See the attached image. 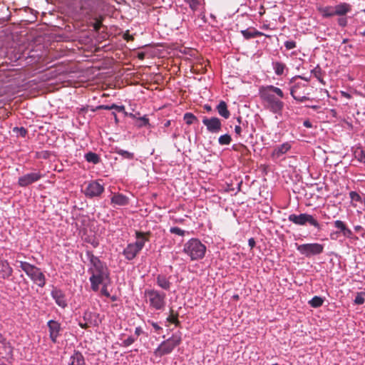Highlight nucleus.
I'll list each match as a JSON object with an SVG mask.
<instances>
[{
  "mask_svg": "<svg viewBox=\"0 0 365 365\" xmlns=\"http://www.w3.org/2000/svg\"><path fill=\"white\" fill-rule=\"evenodd\" d=\"M15 58H16V60L24 59V60L26 61L27 63H32L34 62L33 60H29V58H33V56L29 55V53H25V52L19 53L18 52L15 55Z\"/></svg>",
  "mask_w": 365,
  "mask_h": 365,
  "instance_id": "obj_36",
  "label": "nucleus"
},
{
  "mask_svg": "<svg viewBox=\"0 0 365 365\" xmlns=\"http://www.w3.org/2000/svg\"><path fill=\"white\" fill-rule=\"evenodd\" d=\"M297 250L300 255L307 258H311L314 256L319 255L324 252V246L322 244L313 242L299 245L295 244Z\"/></svg>",
  "mask_w": 365,
  "mask_h": 365,
  "instance_id": "obj_8",
  "label": "nucleus"
},
{
  "mask_svg": "<svg viewBox=\"0 0 365 365\" xmlns=\"http://www.w3.org/2000/svg\"><path fill=\"white\" fill-rule=\"evenodd\" d=\"M47 326L49 331V337L53 343H56L57 338L60 335V331L61 329V324L55 320H49L47 323Z\"/></svg>",
  "mask_w": 365,
  "mask_h": 365,
  "instance_id": "obj_16",
  "label": "nucleus"
},
{
  "mask_svg": "<svg viewBox=\"0 0 365 365\" xmlns=\"http://www.w3.org/2000/svg\"><path fill=\"white\" fill-rule=\"evenodd\" d=\"M143 334H144L143 329L140 327H137L135 329V335L136 336L135 337L137 338Z\"/></svg>",
  "mask_w": 365,
  "mask_h": 365,
  "instance_id": "obj_54",
  "label": "nucleus"
},
{
  "mask_svg": "<svg viewBox=\"0 0 365 365\" xmlns=\"http://www.w3.org/2000/svg\"><path fill=\"white\" fill-rule=\"evenodd\" d=\"M319 11L324 18H329L336 15L334 13V7L332 6H325L319 9Z\"/></svg>",
  "mask_w": 365,
  "mask_h": 365,
  "instance_id": "obj_33",
  "label": "nucleus"
},
{
  "mask_svg": "<svg viewBox=\"0 0 365 365\" xmlns=\"http://www.w3.org/2000/svg\"><path fill=\"white\" fill-rule=\"evenodd\" d=\"M185 2L193 11L199 10L205 4L204 0H185Z\"/></svg>",
  "mask_w": 365,
  "mask_h": 365,
  "instance_id": "obj_30",
  "label": "nucleus"
},
{
  "mask_svg": "<svg viewBox=\"0 0 365 365\" xmlns=\"http://www.w3.org/2000/svg\"><path fill=\"white\" fill-rule=\"evenodd\" d=\"M114 152L115 153H117L118 155H120L122 158H123L125 159H128V160H133L135 157L133 153L123 150V149L117 148V147L115 148Z\"/></svg>",
  "mask_w": 365,
  "mask_h": 365,
  "instance_id": "obj_32",
  "label": "nucleus"
},
{
  "mask_svg": "<svg viewBox=\"0 0 365 365\" xmlns=\"http://www.w3.org/2000/svg\"><path fill=\"white\" fill-rule=\"evenodd\" d=\"M289 221L297 225L304 226L307 224L314 227L318 230H321V225L313 215L307 213H302L299 215L291 214L288 217Z\"/></svg>",
  "mask_w": 365,
  "mask_h": 365,
  "instance_id": "obj_9",
  "label": "nucleus"
},
{
  "mask_svg": "<svg viewBox=\"0 0 365 365\" xmlns=\"http://www.w3.org/2000/svg\"><path fill=\"white\" fill-rule=\"evenodd\" d=\"M248 245L250 247V248L252 249L255 246V245H256L255 239L252 238V237L250 238L248 240Z\"/></svg>",
  "mask_w": 365,
  "mask_h": 365,
  "instance_id": "obj_59",
  "label": "nucleus"
},
{
  "mask_svg": "<svg viewBox=\"0 0 365 365\" xmlns=\"http://www.w3.org/2000/svg\"><path fill=\"white\" fill-rule=\"evenodd\" d=\"M216 109L219 115L223 117L224 118L227 119L230 118V113L227 109V103L225 101H221L217 106Z\"/></svg>",
  "mask_w": 365,
  "mask_h": 365,
  "instance_id": "obj_27",
  "label": "nucleus"
},
{
  "mask_svg": "<svg viewBox=\"0 0 365 365\" xmlns=\"http://www.w3.org/2000/svg\"><path fill=\"white\" fill-rule=\"evenodd\" d=\"M324 302L323 298L319 296H314L309 302V304L312 307L318 308L320 307Z\"/></svg>",
  "mask_w": 365,
  "mask_h": 365,
  "instance_id": "obj_35",
  "label": "nucleus"
},
{
  "mask_svg": "<svg viewBox=\"0 0 365 365\" xmlns=\"http://www.w3.org/2000/svg\"><path fill=\"white\" fill-rule=\"evenodd\" d=\"M333 224L337 230L330 234V237L331 240H336L339 234H341L345 237L352 238L353 232L346 226L344 222L337 220H335Z\"/></svg>",
  "mask_w": 365,
  "mask_h": 365,
  "instance_id": "obj_11",
  "label": "nucleus"
},
{
  "mask_svg": "<svg viewBox=\"0 0 365 365\" xmlns=\"http://www.w3.org/2000/svg\"><path fill=\"white\" fill-rule=\"evenodd\" d=\"M7 343H9V341H7L6 338L1 333H0V345Z\"/></svg>",
  "mask_w": 365,
  "mask_h": 365,
  "instance_id": "obj_58",
  "label": "nucleus"
},
{
  "mask_svg": "<svg viewBox=\"0 0 365 365\" xmlns=\"http://www.w3.org/2000/svg\"><path fill=\"white\" fill-rule=\"evenodd\" d=\"M242 131H243L242 127L240 125H235V133L236 135L240 136V137L242 136Z\"/></svg>",
  "mask_w": 365,
  "mask_h": 365,
  "instance_id": "obj_51",
  "label": "nucleus"
},
{
  "mask_svg": "<svg viewBox=\"0 0 365 365\" xmlns=\"http://www.w3.org/2000/svg\"><path fill=\"white\" fill-rule=\"evenodd\" d=\"M311 72L315 78H317L321 83H323V80L322 78V69L319 66L312 69Z\"/></svg>",
  "mask_w": 365,
  "mask_h": 365,
  "instance_id": "obj_40",
  "label": "nucleus"
},
{
  "mask_svg": "<svg viewBox=\"0 0 365 365\" xmlns=\"http://www.w3.org/2000/svg\"><path fill=\"white\" fill-rule=\"evenodd\" d=\"M290 94L292 98L300 103L309 100V96L310 93L308 91V84L297 82L290 88Z\"/></svg>",
  "mask_w": 365,
  "mask_h": 365,
  "instance_id": "obj_10",
  "label": "nucleus"
},
{
  "mask_svg": "<svg viewBox=\"0 0 365 365\" xmlns=\"http://www.w3.org/2000/svg\"><path fill=\"white\" fill-rule=\"evenodd\" d=\"M272 68L277 76H282L284 73V71L287 70L285 63L280 61H272Z\"/></svg>",
  "mask_w": 365,
  "mask_h": 365,
  "instance_id": "obj_28",
  "label": "nucleus"
},
{
  "mask_svg": "<svg viewBox=\"0 0 365 365\" xmlns=\"http://www.w3.org/2000/svg\"><path fill=\"white\" fill-rule=\"evenodd\" d=\"M13 130L21 137H25L27 134V130L24 127H15Z\"/></svg>",
  "mask_w": 365,
  "mask_h": 365,
  "instance_id": "obj_45",
  "label": "nucleus"
},
{
  "mask_svg": "<svg viewBox=\"0 0 365 365\" xmlns=\"http://www.w3.org/2000/svg\"><path fill=\"white\" fill-rule=\"evenodd\" d=\"M148 234H145L140 231L135 232L136 241L133 243L135 244V245H138V247L140 251L145 246V242L148 240V238L146 236Z\"/></svg>",
  "mask_w": 365,
  "mask_h": 365,
  "instance_id": "obj_26",
  "label": "nucleus"
},
{
  "mask_svg": "<svg viewBox=\"0 0 365 365\" xmlns=\"http://www.w3.org/2000/svg\"><path fill=\"white\" fill-rule=\"evenodd\" d=\"M349 197L351 198V201H355V202H362V198L360 196V195L355 192V191H351L349 192Z\"/></svg>",
  "mask_w": 365,
  "mask_h": 365,
  "instance_id": "obj_42",
  "label": "nucleus"
},
{
  "mask_svg": "<svg viewBox=\"0 0 365 365\" xmlns=\"http://www.w3.org/2000/svg\"><path fill=\"white\" fill-rule=\"evenodd\" d=\"M51 297L54 299L56 304L61 308H66L68 305L64 292L56 287H53L51 292Z\"/></svg>",
  "mask_w": 365,
  "mask_h": 365,
  "instance_id": "obj_17",
  "label": "nucleus"
},
{
  "mask_svg": "<svg viewBox=\"0 0 365 365\" xmlns=\"http://www.w3.org/2000/svg\"><path fill=\"white\" fill-rule=\"evenodd\" d=\"M68 365H86L82 353L79 351H74L68 359Z\"/></svg>",
  "mask_w": 365,
  "mask_h": 365,
  "instance_id": "obj_21",
  "label": "nucleus"
},
{
  "mask_svg": "<svg viewBox=\"0 0 365 365\" xmlns=\"http://www.w3.org/2000/svg\"><path fill=\"white\" fill-rule=\"evenodd\" d=\"M170 278V277H167L165 274H158L156 277V284L161 289L168 291L172 285Z\"/></svg>",
  "mask_w": 365,
  "mask_h": 365,
  "instance_id": "obj_22",
  "label": "nucleus"
},
{
  "mask_svg": "<svg viewBox=\"0 0 365 365\" xmlns=\"http://www.w3.org/2000/svg\"><path fill=\"white\" fill-rule=\"evenodd\" d=\"M88 242L91 243L93 247H97L99 245V242L96 240H93V241Z\"/></svg>",
  "mask_w": 365,
  "mask_h": 365,
  "instance_id": "obj_62",
  "label": "nucleus"
},
{
  "mask_svg": "<svg viewBox=\"0 0 365 365\" xmlns=\"http://www.w3.org/2000/svg\"><path fill=\"white\" fill-rule=\"evenodd\" d=\"M103 284V287L101 291V294L107 297H110V294L107 289V282H105L104 284Z\"/></svg>",
  "mask_w": 365,
  "mask_h": 365,
  "instance_id": "obj_48",
  "label": "nucleus"
},
{
  "mask_svg": "<svg viewBox=\"0 0 365 365\" xmlns=\"http://www.w3.org/2000/svg\"><path fill=\"white\" fill-rule=\"evenodd\" d=\"M205 109L207 110V111H211L212 110V108L209 105H205L204 106Z\"/></svg>",
  "mask_w": 365,
  "mask_h": 365,
  "instance_id": "obj_64",
  "label": "nucleus"
},
{
  "mask_svg": "<svg viewBox=\"0 0 365 365\" xmlns=\"http://www.w3.org/2000/svg\"><path fill=\"white\" fill-rule=\"evenodd\" d=\"M110 201L112 204H115L119 206H125L128 205L129 198L121 193H117L113 195Z\"/></svg>",
  "mask_w": 365,
  "mask_h": 365,
  "instance_id": "obj_23",
  "label": "nucleus"
},
{
  "mask_svg": "<svg viewBox=\"0 0 365 365\" xmlns=\"http://www.w3.org/2000/svg\"><path fill=\"white\" fill-rule=\"evenodd\" d=\"M202 123L206 126L207 131L211 133H217L222 128V123L217 117H204Z\"/></svg>",
  "mask_w": 365,
  "mask_h": 365,
  "instance_id": "obj_14",
  "label": "nucleus"
},
{
  "mask_svg": "<svg viewBox=\"0 0 365 365\" xmlns=\"http://www.w3.org/2000/svg\"><path fill=\"white\" fill-rule=\"evenodd\" d=\"M138 120L140 122L138 124V127H143L149 125V119L146 117V115L138 117Z\"/></svg>",
  "mask_w": 365,
  "mask_h": 365,
  "instance_id": "obj_43",
  "label": "nucleus"
},
{
  "mask_svg": "<svg viewBox=\"0 0 365 365\" xmlns=\"http://www.w3.org/2000/svg\"><path fill=\"white\" fill-rule=\"evenodd\" d=\"M241 33H242L243 37L246 39H250V38H256L258 36H261L263 34L262 32L257 31L255 29H248L242 30L241 31Z\"/></svg>",
  "mask_w": 365,
  "mask_h": 365,
  "instance_id": "obj_29",
  "label": "nucleus"
},
{
  "mask_svg": "<svg viewBox=\"0 0 365 365\" xmlns=\"http://www.w3.org/2000/svg\"><path fill=\"white\" fill-rule=\"evenodd\" d=\"M103 108L106 109V110L114 109V110H115L118 112H121V111H124L125 106H118L116 104H112L110 106H104Z\"/></svg>",
  "mask_w": 365,
  "mask_h": 365,
  "instance_id": "obj_41",
  "label": "nucleus"
},
{
  "mask_svg": "<svg viewBox=\"0 0 365 365\" xmlns=\"http://www.w3.org/2000/svg\"><path fill=\"white\" fill-rule=\"evenodd\" d=\"M348 21L346 17H341L338 19V24L341 27H345L347 26Z\"/></svg>",
  "mask_w": 365,
  "mask_h": 365,
  "instance_id": "obj_49",
  "label": "nucleus"
},
{
  "mask_svg": "<svg viewBox=\"0 0 365 365\" xmlns=\"http://www.w3.org/2000/svg\"><path fill=\"white\" fill-rule=\"evenodd\" d=\"M297 78H301V79H303L304 81H306L307 82H309V78H307V77H303L302 76H296L294 77H293L291 80H290V83H294L295 80L297 79Z\"/></svg>",
  "mask_w": 365,
  "mask_h": 365,
  "instance_id": "obj_53",
  "label": "nucleus"
},
{
  "mask_svg": "<svg viewBox=\"0 0 365 365\" xmlns=\"http://www.w3.org/2000/svg\"><path fill=\"white\" fill-rule=\"evenodd\" d=\"M137 115H139V113H129V117L133 118V119H137L138 120V117H137Z\"/></svg>",
  "mask_w": 365,
  "mask_h": 365,
  "instance_id": "obj_63",
  "label": "nucleus"
},
{
  "mask_svg": "<svg viewBox=\"0 0 365 365\" xmlns=\"http://www.w3.org/2000/svg\"><path fill=\"white\" fill-rule=\"evenodd\" d=\"M13 349L10 342L0 345V365H4V362L11 363L13 359Z\"/></svg>",
  "mask_w": 365,
  "mask_h": 365,
  "instance_id": "obj_15",
  "label": "nucleus"
},
{
  "mask_svg": "<svg viewBox=\"0 0 365 365\" xmlns=\"http://www.w3.org/2000/svg\"><path fill=\"white\" fill-rule=\"evenodd\" d=\"M291 148V144L289 142L284 143L282 145L276 146L272 150L271 155L273 158H279L282 155L287 153Z\"/></svg>",
  "mask_w": 365,
  "mask_h": 365,
  "instance_id": "obj_20",
  "label": "nucleus"
},
{
  "mask_svg": "<svg viewBox=\"0 0 365 365\" xmlns=\"http://www.w3.org/2000/svg\"><path fill=\"white\" fill-rule=\"evenodd\" d=\"M78 325L82 328V329H87L88 327H91L90 325H88V324H87V322L86 321H79L78 322Z\"/></svg>",
  "mask_w": 365,
  "mask_h": 365,
  "instance_id": "obj_56",
  "label": "nucleus"
},
{
  "mask_svg": "<svg viewBox=\"0 0 365 365\" xmlns=\"http://www.w3.org/2000/svg\"><path fill=\"white\" fill-rule=\"evenodd\" d=\"M84 157L87 162L93 164H98L101 161L99 155L93 152H88L86 153Z\"/></svg>",
  "mask_w": 365,
  "mask_h": 365,
  "instance_id": "obj_31",
  "label": "nucleus"
},
{
  "mask_svg": "<svg viewBox=\"0 0 365 365\" xmlns=\"http://www.w3.org/2000/svg\"><path fill=\"white\" fill-rule=\"evenodd\" d=\"M364 296L365 292H358L355 297L354 303L359 305L363 304L365 302Z\"/></svg>",
  "mask_w": 365,
  "mask_h": 365,
  "instance_id": "obj_39",
  "label": "nucleus"
},
{
  "mask_svg": "<svg viewBox=\"0 0 365 365\" xmlns=\"http://www.w3.org/2000/svg\"><path fill=\"white\" fill-rule=\"evenodd\" d=\"M237 121L240 123H240H242V125H241V126L242 127V130H243V131L247 130V125H248L247 121H245V123H242V122H241V118H240V117L237 118Z\"/></svg>",
  "mask_w": 365,
  "mask_h": 365,
  "instance_id": "obj_57",
  "label": "nucleus"
},
{
  "mask_svg": "<svg viewBox=\"0 0 365 365\" xmlns=\"http://www.w3.org/2000/svg\"><path fill=\"white\" fill-rule=\"evenodd\" d=\"M124 38L127 41L133 40V37L130 35L128 31H126V33L124 34Z\"/></svg>",
  "mask_w": 365,
  "mask_h": 365,
  "instance_id": "obj_61",
  "label": "nucleus"
},
{
  "mask_svg": "<svg viewBox=\"0 0 365 365\" xmlns=\"http://www.w3.org/2000/svg\"><path fill=\"white\" fill-rule=\"evenodd\" d=\"M145 296L148 299L150 307L155 310H163L165 307L166 294L155 289L145 290Z\"/></svg>",
  "mask_w": 365,
  "mask_h": 365,
  "instance_id": "obj_7",
  "label": "nucleus"
},
{
  "mask_svg": "<svg viewBox=\"0 0 365 365\" xmlns=\"http://www.w3.org/2000/svg\"><path fill=\"white\" fill-rule=\"evenodd\" d=\"M95 22L93 23V28L95 31H98L102 26V21L95 18Z\"/></svg>",
  "mask_w": 365,
  "mask_h": 365,
  "instance_id": "obj_46",
  "label": "nucleus"
},
{
  "mask_svg": "<svg viewBox=\"0 0 365 365\" xmlns=\"http://www.w3.org/2000/svg\"><path fill=\"white\" fill-rule=\"evenodd\" d=\"M206 247L198 239L189 240L183 247V252L187 255L190 260H199L205 257Z\"/></svg>",
  "mask_w": 365,
  "mask_h": 365,
  "instance_id": "obj_4",
  "label": "nucleus"
},
{
  "mask_svg": "<svg viewBox=\"0 0 365 365\" xmlns=\"http://www.w3.org/2000/svg\"><path fill=\"white\" fill-rule=\"evenodd\" d=\"M232 138L229 134H224L219 137L218 143L221 145H227L230 144Z\"/></svg>",
  "mask_w": 365,
  "mask_h": 365,
  "instance_id": "obj_37",
  "label": "nucleus"
},
{
  "mask_svg": "<svg viewBox=\"0 0 365 365\" xmlns=\"http://www.w3.org/2000/svg\"><path fill=\"white\" fill-rule=\"evenodd\" d=\"M170 232L172 234H175L179 236H184L185 231L178 227H173L170 229Z\"/></svg>",
  "mask_w": 365,
  "mask_h": 365,
  "instance_id": "obj_44",
  "label": "nucleus"
},
{
  "mask_svg": "<svg viewBox=\"0 0 365 365\" xmlns=\"http://www.w3.org/2000/svg\"><path fill=\"white\" fill-rule=\"evenodd\" d=\"M1 277L3 279H8L12 275L13 269L10 267L9 262L6 260L1 261Z\"/></svg>",
  "mask_w": 365,
  "mask_h": 365,
  "instance_id": "obj_24",
  "label": "nucleus"
},
{
  "mask_svg": "<svg viewBox=\"0 0 365 365\" xmlns=\"http://www.w3.org/2000/svg\"><path fill=\"white\" fill-rule=\"evenodd\" d=\"M259 96L264 106L274 114L282 113L284 103L282 99L284 97L281 88L272 85L262 87L259 89Z\"/></svg>",
  "mask_w": 365,
  "mask_h": 365,
  "instance_id": "obj_2",
  "label": "nucleus"
},
{
  "mask_svg": "<svg viewBox=\"0 0 365 365\" xmlns=\"http://www.w3.org/2000/svg\"><path fill=\"white\" fill-rule=\"evenodd\" d=\"M42 177L43 175L39 171L27 173L19 178L18 185L22 187H27L36 182H38Z\"/></svg>",
  "mask_w": 365,
  "mask_h": 365,
  "instance_id": "obj_13",
  "label": "nucleus"
},
{
  "mask_svg": "<svg viewBox=\"0 0 365 365\" xmlns=\"http://www.w3.org/2000/svg\"><path fill=\"white\" fill-rule=\"evenodd\" d=\"M100 6V0H70L71 9L77 14L88 16L96 14Z\"/></svg>",
  "mask_w": 365,
  "mask_h": 365,
  "instance_id": "obj_3",
  "label": "nucleus"
},
{
  "mask_svg": "<svg viewBox=\"0 0 365 365\" xmlns=\"http://www.w3.org/2000/svg\"><path fill=\"white\" fill-rule=\"evenodd\" d=\"M351 10V6L348 3H340L334 6V13L338 16H344Z\"/></svg>",
  "mask_w": 365,
  "mask_h": 365,
  "instance_id": "obj_25",
  "label": "nucleus"
},
{
  "mask_svg": "<svg viewBox=\"0 0 365 365\" xmlns=\"http://www.w3.org/2000/svg\"><path fill=\"white\" fill-rule=\"evenodd\" d=\"M140 252L138 249V245H135L134 243H130L123 250V255L128 260L133 259Z\"/></svg>",
  "mask_w": 365,
  "mask_h": 365,
  "instance_id": "obj_19",
  "label": "nucleus"
},
{
  "mask_svg": "<svg viewBox=\"0 0 365 365\" xmlns=\"http://www.w3.org/2000/svg\"><path fill=\"white\" fill-rule=\"evenodd\" d=\"M183 119L188 125L198 123L197 118L192 113H185Z\"/></svg>",
  "mask_w": 365,
  "mask_h": 365,
  "instance_id": "obj_34",
  "label": "nucleus"
},
{
  "mask_svg": "<svg viewBox=\"0 0 365 365\" xmlns=\"http://www.w3.org/2000/svg\"><path fill=\"white\" fill-rule=\"evenodd\" d=\"M86 256L89 261L88 273L91 275L89 281L93 291L97 292L101 284L110 281V272L106 264L98 257L94 255L93 251L86 250Z\"/></svg>",
  "mask_w": 365,
  "mask_h": 365,
  "instance_id": "obj_1",
  "label": "nucleus"
},
{
  "mask_svg": "<svg viewBox=\"0 0 365 365\" xmlns=\"http://www.w3.org/2000/svg\"><path fill=\"white\" fill-rule=\"evenodd\" d=\"M284 46L287 50H291L297 46V43L294 41H287L284 42Z\"/></svg>",
  "mask_w": 365,
  "mask_h": 365,
  "instance_id": "obj_47",
  "label": "nucleus"
},
{
  "mask_svg": "<svg viewBox=\"0 0 365 365\" xmlns=\"http://www.w3.org/2000/svg\"><path fill=\"white\" fill-rule=\"evenodd\" d=\"M148 323H150L151 324V326L153 327V329L158 331L160 330H162V327H160L157 322H153V321H148Z\"/></svg>",
  "mask_w": 365,
  "mask_h": 365,
  "instance_id": "obj_52",
  "label": "nucleus"
},
{
  "mask_svg": "<svg viewBox=\"0 0 365 365\" xmlns=\"http://www.w3.org/2000/svg\"><path fill=\"white\" fill-rule=\"evenodd\" d=\"M103 191L104 187L99 180H92L88 183L84 194L86 197L91 198L100 196Z\"/></svg>",
  "mask_w": 365,
  "mask_h": 365,
  "instance_id": "obj_12",
  "label": "nucleus"
},
{
  "mask_svg": "<svg viewBox=\"0 0 365 365\" xmlns=\"http://www.w3.org/2000/svg\"><path fill=\"white\" fill-rule=\"evenodd\" d=\"M83 319L91 327H98L101 323L99 314L89 311H86L83 313Z\"/></svg>",
  "mask_w": 365,
  "mask_h": 365,
  "instance_id": "obj_18",
  "label": "nucleus"
},
{
  "mask_svg": "<svg viewBox=\"0 0 365 365\" xmlns=\"http://www.w3.org/2000/svg\"><path fill=\"white\" fill-rule=\"evenodd\" d=\"M167 320L169 322H171L173 324H177L178 323V319L174 317L173 315H170L168 318H167Z\"/></svg>",
  "mask_w": 365,
  "mask_h": 365,
  "instance_id": "obj_55",
  "label": "nucleus"
},
{
  "mask_svg": "<svg viewBox=\"0 0 365 365\" xmlns=\"http://www.w3.org/2000/svg\"><path fill=\"white\" fill-rule=\"evenodd\" d=\"M182 342L180 334H174L170 338L163 341L154 350L153 354L158 358L171 354Z\"/></svg>",
  "mask_w": 365,
  "mask_h": 365,
  "instance_id": "obj_6",
  "label": "nucleus"
},
{
  "mask_svg": "<svg viewBox=\"0 0 365 365\" xmlns=\"http://www.w3.org/2000/svg\"><path fill=\"white\" fill-rule=\"evenodd\" d=\"M357 158L359 161L362 163H365V152L364 150H360L357 153Z\"/></svg>",
  "mask_w": 365,
  "mask_h": 365,
  "instance_id": "obj_50",
  "label": "nucleus"
},
{
  "mask_svg": "<svg viewBox=\"0 0 365 365\" xmlns=\"http://www.w3.org/2000/svg\"><path fill=\"white\" fill-rule=\"evenodd\" d=\"M137 338L133 336H130L127 339H124L120 344L121 346L128 347L132 345L135 341Z\"/></svg>",
  "mask_w": 365,
  "mask_h": 365,
  "instance_id": "obj_38",
  "label": "nucleus"
},
{
  "mask_svg": "<svg viewBox=\"0 0 365 365\" xmlns=\"http://www.w3.org/2000/svg\"><path fill=\"white\" fill-rule=\"evenodd\" d=\"M303 125L304 127L308 128H312V123L309 120H304L303 123Z\"/></svg>",
  "mask_w": 365,
  "mask_h": 365,
  "instance_id": "obj_60",
  "label": "nucleus"
},
{
  "mask_svg": "<svg viewBox=\"0 0 365 365\" xmlns=\"http://www.w3.org/2000/svg\"><path fill=\"white\" fill-rule=\"evenodd\" d=\"M19 263V267L28 275V277L39 287H43L46 284V277L41 269L27 262L16 261Z\"/></svg>",
  "mask_w": 365,
  "mask_h": 365,
  "instance_id": "obj_5",
  "label": "nucleus"
}]
</instances>
